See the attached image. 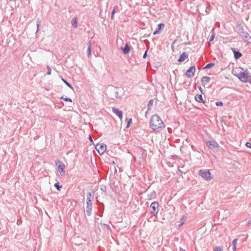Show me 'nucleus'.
Segmentation results:
<instances>
[{
    "instance_id": "nucleus-22",
    "label": "nucleus",
    "mask_w": 251,
    "mask_h": 251,
    "mask_svg": "<svg viewBox=\"0 0 251 251\" xmlns=\"http://www.w3.org/2000/svg\"><path fill=\"white\" fill-rule=\"evenodd\" d=\"M243 40L248 44H251V36L249 34H246L243 37Z\"/></svg>"
},
{
    "instance_id": "nucleus-56",
    "label": "nucleus",
    "mask_w": 251,
    "mask_h": 251,
    "mask_svg": "<svg viewBox=\"0 0 251 251\" xmlns=\"http://www.w3.org/2000/svg\"><path fill=\"white\" fill-rule=\"evenodd\" d=\"M176 41V40H174V42H173L172 45H171V47H172V49L174 48L173 45H174V43H175Z\"/></svg>"
},
{
    "instance_id": "nucleus-43",
    "label": "nucleus",
    "mask_w": 251,
    "mask_h": 251,
    "mask_svg": "<svg viewBox=\"0 0 251 251\" xmlns=\"http://www.w3.org/2000/svg\"><path fill=\"white\" fill-rule=\"evenodd\" d=\"M245 145L247 147L251 149V143L246 142Z\"/></svg>"
},
{
    "instance_id": "nucleus-26",
    "label": "nucleus",
    "mask_w": 251,
    "mask_h": 251,
    "mask_svg": "<svg viewBox=\"0 0 251 251\" xmlns=\"http://www.w3.org/2000/svg\"><path fill=\"white\" fill-rule=\"evenodd\" d=\"M62 81L68 86L70 88H71L72 90H73L74 88H73V87L72 86V85L69 83L67 80H66L65 79L63 78H61Z\"/></svg>"
},
{
    "instance_id": "nucleus-61",
    "label": "nucleus",
    "mask_w": 251,
    "mask_h": 251,
    "mask_svg": "<svg viewBox=\"0 0 251 251\" xmlns=\"http://www.w3.org/2000/svg\"><path fill=\"white\" fill-rule=\"evenodd\" d=\"M245 0V1H248V0Z\"/></svg>"
},
{
    "instance_id": "nucleus-11",
    "label": "nucleus",
    "mask_w": 251,
    "mask_h": 251,
    "mask_svg": "<svg viewBox=\"0 0 251 251\" xmlns=\"http://www.w3.org/2000/svg\"><path fill=\"white\" fill-rule=\"evenodd\" d=\"M113 92L115 93V98H116L117 99L121 98L122 96L119 95V93H121L123 92V88L121 87L117 88V87H114L113 88Z\"/></svg>"
},
{
    "instance_id": "nucleus-14",
    "label": "nucleus",
    "mask_w": 251,
    "mask_h": 251,
    "mask_svg": "<svg viewBox=\"0 0 251 251\" xmlns=\"http://www.w3.org/2000/svg\"><path fill=\"white\" fill-rule=\"evenodd\" d=\"M165 26V24L163 23L159 24L156 27V30L153 32V34L156 35L159 34L161 31L163 29Z\"/></svg>"
},
{
    "instance_id": "nucleus-39",
    "label": "nucleus",
    "mask_w": 251,
    "mask_h": 251,
    "mask_svg": "<svg viewBox=\"0 0 251 251\" xmlns=\"http://www.w3.org/2000/svg\"><path fill=\"white\" fill-rule=\"evenodd\" d=\"M13 21H14V14H13V13H11V17H10V18L9 22L11 23V22H12Z\"/></svg>"
},
{
    "instance_id": "nucleus-8",
    "label": "nucleus",
    "mask_w": 251,
    "mask_h": 251,
    "mask_svg": "<svg viewBox=\"0 0 251 251\" xmlns=\"http://www.w3.org/2000/svg\"><path fill=\"white\" fill-rule=\"evenodd\" d=\"M195 71V66L194 65L192 66L186 71V72L185 73V75L188 78H191L194 76Z\"/></svg>"
},
{
    "instance_id": "nucleus-59",
    "label": "nucleus",
    "mask_w": 251,
    "mask_h": 251,
    "mask_svg": "<svg viewBox=\"0 0 251 251\" xmlns=\"http://www.w3.org/2000/svg\"><path fill=\"white\" fill-rule=\"evenodd\" d=\"M249 83H250V84H251V79H250V80L249 81Z\"/></svg>"
},
{
    "instance_id": "nucleus-9",
    "label": "nucleus",
    "mask_w": 251,
    "mask_h": 251,
    "mask_svg": "<svg viewBox=\"0 0 251 251\" xmlns=\"http://www.w3.org/2000/svg\"><path fill=\"white\" fill-rule=\"evenodd\" d=\"M94 199V192L87 193L86 203H92V201Z\"/></svg>"
},
{
    "instance_id": "nucleus-27",
    "label": "nucleus",
    "mask_w": 251,
    "mask_h": 251,
    "mask_svg": "<svg viewBox=\"0 0 251 251\" xmlns=\"http://www.w3.org/2000/svg\"><path fill=\"white\" fill-rule=\"evenodd\" d=\"M215 65L214 63H209L206 64L203 68V69H208L213 67Z\"/></svg>"
},
{
    "instance_id": "nucleus-24",
    "label": "nucleus",
    "mask_w": 251,
    "mask_h": 251,
    "mask_svg": "<svg viewBox=\"0 0 251 251\" xmlns=\"http://www.w3.org/2000/svg\"><path fill=\"white\" fill-rule=\"evenodd\" d=\"M186 221V218L183 216L180 220V223L178 225V229H179L185 223Z\"/></svg>"
},
{
    "instance_id": "nucleus-10",
    "label": "nucleus",
    "mask_w": 251,
    "mask_h": 251,
    "mask_svg": "<svg viewBox=\"0 0 251 251\" xmlns=\"http://www.w3.org/2000/svg\"><path fill=\"white\" fill-rule=\"evenodd\" d=\"M231 50L232 51L234 54V58L235 59H238L242 56V54L239 50L236 48H231Z\"/></svg>"
},
{
    "instance_id": "nucleus-46",
    "label": "nucleus",
    "mask_w": 251,
    "mask_h": 251,
    "mask_svg": "<svg viewBox=\"0 0 251 251\" xmlns=\"http://www.w3.org/2000/svg\"><path fill=\"white\" fill-rule=\"evenodd\" d=\"M246 34H249V33H247V32H245V31H243V32L242 33V34H240V35L242 36V38L243 39V37H245V36H246Z\"/></svg>"
},
{
    "instance_id": "nucleus-48",
    "label": "nucleus",
    "mask_w": 251,
    "mask_h": 251,
    "mask_svg": "<svg viewBox=\"0 0 251 251\" xmlns=\"http://www.w3.org/2000/svg\"><path fill=\"white\" fill-rule=\"evenodd\" d=\"M103 225L104 226L106 227L108 229L111 230V228L110 227V226L108 225L104 224Z\"/></svg>"
},
{
    "instance_id": "nucleus-58",
    "label": "nucleus",
    "mask_w": 251,
    "mask_h": 251,
    "mask_svg": "<svg viewBox=\"0 0 251 251\" xmlns=\"http://www.w3.org/2000/svg\"><path fill=\"white\" fill-rule=\"evenodd\" d=\"M100 16L101 17V18H102V15H101V13L100 14Z\"/></svg>"
},
{
    "instance_id": "nucleus-54",
    "label": "nucleus",
    "mask_w": 251,
    "mask_h": 251,
    "mask_svg": "<svg viewBox=\"0 0 251 251\" xmlns=\"http://www.w3.org/2000/svg\"><path fill=\"white\" fill-rule=\"evenodd\" d=\"M183 44H184V46H186V45H190L191 44V42H185V43H184Z\"/></svg>"
},
{
    "instance_id": "nucleus-1",
    "label": "nucleus",
    "mask_w": 251,
    "mask_h": 251,
    "mask_svg": "<svg viewBox=\"0 0 251 251\" xmlns=\"http://www.w3.org/2000/svg\"><path fill=\"white\" fill-rule=\"evenodd\" d=\"M150 126L153 131L162 129L165 127V125L158 115H153L151 116L150 121Z\"/></svg>"
},
{
    "instance_id": "nucleus-31",
    "label": "nucleus",
    "mask_w": 251,
    "mask_h": 251,
    "mask_svg": "<svg viewBox=\"0 0 251 251\" xmlns=\"http://www.w3.org/2000/svg\"><path fill=\"white\" fill-rule=\"evenodd\" d=\"M211 5H210V4H206V7H205V12L206 13V14H208L209 13V10L211 9Z\"/></svg>"
},
{
    "instance_id": "nucleus-4",
    "label": "nucleus",
    "mask_w": 251,
    "mask_h": 251,
    "mask_svg": "<svg viewBox=\"0 0 251 251\" xmlns=\"http://www.w3.org/2000/svg\"><path fill=\"white\" fill-rule=\"evenodd\" d=\"M206 145L209 149L214 151H218L219 148V144L215 141H207Z\"/></svg>"
},
{
    "instance_id": "nucleus-52",
    "label": "nucleus",
    "mask_w": 251,
    "mask_h": 251,
    "mask_svg": "<svg viewBox=\"0 0 251 251\" xmlns=\"http://www.w3.org/2000/svg\"><path fill=\"white\" fill-rule=\"evenodd\" d=\"M89 140H90V141L91 142H93L92 136L90 134L89 135Z\"/></svg>"
},
{
    "instance_id": "nucleus-20",
    "label": "nucleus",
    "mask_w": 251,
    "mask_h": 251,
    "mask_svg": "<svg viewBox=\"0 0 251 251\" xmlns=\"http://www.w3.org/2000/svg\"><path fill=\"white\" fill-rule=\"evenodd\" d=\"M156 194L155 191H153L151 193H150L148 195V200H150L156 198Z\"/></svg>"
},
{
    "instance_id": "nucleus-3",
    "label": "nucleus",
    "mask_w": 251,
    "mask_h": 251,
    "mask_svg": "<svg viewBox=\"0 0 251 251\" xmlns=\"http://www.w3.org/2000/svg\"><path fill=\"white\" fill-rule=\"evenodd\" d=\"M199 175L206 181H210L213 178L209 170H200L199 171Z\"/></svg>"
},
{
    "instance_id": "nucleus-60",
    "label": "nucleus",
    "mask_w": 251,
    "mask_h": 251,
    "mask_svg": "<svg viewBox=\"0 0 251 251\" xmlns=\"http://www.w3.org/2000/svg\"><path fill=\"white\" fill-rule=\"evenodd\" d=\"M180 0L181 1H183L184 0Z\"/></svg>"
},
{
    "instance_id": "nucleus-32",
    "label": "nucleus",
    "mask_w": 251,
    "mask_h": 251,
    "mask_svg": "<svg viewBox=\"0 0 251 251\" xmlns=\"http://www.w3.org/2000/svg\"><path fill=\"white\" fill-rule=\"evenodd\" d=\"M60 99L61 100H65V101H68V102H72V99H71V98H68V97H65V98H64L63 96H62V97H61L60 98Z\"/></svg>"
},
{
    "instance_id": "nucleus-41",
    "label": "nucleus",
    "mask_w": 251,
    "mask_h": 251,
    "mask_svg": "<svg viewBox=\"0 0 251 251\" xmlns=\"http://www.w3.org/2000/svg\"><path fill=\"white\" fill-rule=\"evenodd\" d=\"M153 100H151L148 102V107H149L150 106H152L153 105Z\"/></svg>"
},
{
    "instance_id": "nucleus-53",
    "label": "nucleus",
    "mask_w": 251,
    "mask_h": 251,
    "mask_svg": "<svg viewBox=\"0 0 251 251\" xmlns=\"http://www.w3.org/2000/svg\"><path fill=\"white\" fill-rule=\"evenodd\" d=\"M22 221L21 220H18L17 221V225H20L22 224Z\"/></svg>"
},
{
    "instance_id": "nucleus-17",
    "label": "nucleus",
    "mask_w": 251,
    "mask_h": 251,
    "mask_svg": "<svg viewBox=\"0 0 251 251\" xmlns=\"http://www.w3.org/2000/svg\"><path fill=\"white\" fill-rule=\"evenodd\" d=\"M188 58V55L185 52H182L177 60L178 62H182Z\"/></svg>"
},
{
    "instance_id": "nucleus-2",
    "label": "nucleus",
    "mask_w": 251,
    "mask_h": 251,
    "mask_svg": "<svg viewBox=\"0 0 251 251\" xmlns=\"http://www.w3.org/2000/svg\"><path fill=\"white\" fill-rule=\"evenodd\" d=\"M237 78L243 82H249L251 79V74L246 70L238 74Z\"/></svg>"
},
{
    "instance_id": "nucleus-51",
    "label": "nucleus",
    "mask_w": 251,
    "mask_h": 251,
    "mask_svg": "<svg viewBox=\"0 0 251 251\" xmlns=\"http://www.w3.org/2000/svg\"><path fill=\"white\" fill-rule=\"evenodd\" d=\"M167 130H168V132L170 133H172V129L171 127H168Z\"/></svg>"
},
{
    "instance_id": "nucleus-47",
    "label": "nucleus",
    "mask_w": 251,
    "mask_h": 251,
    "mask_svg": "<svg viewBox=\"0 0 251 251\" xmlns=\"http://www.w3.org/2000/svg\"><path fill=\"white\" fill-rule=\"evenodd\" d=\"M147 53H148V50H146L145 51V52H144V54H143V57L144 58H146V57L147 56Z\"/></svg>"
},
{
    "instance_id": "nucleus-38",
    "label": "nucleus",
    "mask_w": 251,
    "mask_h": 251,
    "mask_svg": "<svg viewBox=\"0 0 251 251\" xmlns=\"http://www.w3.org/2000/svg\"><path fill=\"white\" fill-rule=\"evenodd\" d=\"M238 239H235L232 241V246L236 247L237 242L238 241Z\"/></svg>"
},
{
    "instance_id": "nucleus-29",
    "label": "nucleus",
    "mask_w": 251,
    "mask_h": 251,
    "mask_svg": "<svg viewBox=\"0 0 251 251\" xmlns=\"http://www.w3.org/2000/svg\"><path fill=\"white\" fill-rule=\"evenodd\" d=\"M215 33H214V28H213L212 30V34L209 38V42H212L215 37Z\"/></svg>"
},
{
    "instance_id": "nucleus-36",
    "label": "nucleus",
    "mask_w": 251,
    "mask_h": 251,
    "mask_svg": "<svg viewBox=\"0 0 251 251\" xmlns=\"http://www.w3.org/2000/svg\"><path fill=\"white\" fill-rule=\"evenodd\" d=\"M223 251V249H222V247H221L220 246H217L214 249V251Z\"/></svg>"
},
{
    "instance_id": "nucleus-7",
    "label": "nucleus",
    "mask_w": 251,
    "mask_h": 251,
    "mask_svg": "<svg viewBox=\"0 0 251 251\" xmlns=\"http://www.w3.org/2000/svg\"><path fill=\"white\" fill-rule=\"evenodd\" d=\"M55 164L57 166L58 170L60 173L61 176L65 175V168L64 164L61 161L57 160L55 161Z\"/></svg>"
},
{
    "instance_id": "nucleus-18",
    "label": "nucleus",
    "mask_w": 251,
    "mask_h": 251,
    "mask_svg": "<svg viewBox=\"0 0 251 251\" xmlns=\"http://www.w3.org/2000/svg\"><path fill=\"white\" fill-rule=\"evenodd\" d=\"M92 207H93L92 203H86V214L88 216H90L91 215Z\"/></svg>"
},
{
    "instance_id": "nucleus-37",
    "label": "nucleus",
    "mask_w": 251,
    "mask_h": 251,
    "mask_svg": "<svg viewBox=\"0 0 251 251\" xmlns=\"http://www.w3.org/2000/svg\"><path fill=\"white\" fill-rule=\"evenodd\" d=\"M47 74L48 75H50L51 74V68L49 67V66H47Z\"/></svg>"
},
{
    "instance_id": "nucleus-40",
    "label": "nucleus",
    "mask_w": 251,
    "mask_h": 251,
    "mask_svg": "<svg viewBox=\"0 0 251 251\" xmlns=\"http://www.w3.org/2000/svg\"><path fill=\"white\" fill-rule=\"evenodd\" d=\"M231 72H232V74L236 76L237 77L238 74V73H237V71H236V70H235L233 69V70H232Z\"/></svg>"
},
{
    "instance_id": "nucleus-49",
    "label": "nucleus",
    "mask_w": 251,
    "mask_h": 251,
    "mask_svg": "<svg viewBox=\"0 0 251 251\" xmlns=\"http://www.w3.org/2000/svg\"><path fill=\"white\" fill-rule=\"evenodd\" d=\"M247 225L248 226H249L250 225H251V219H249L247 223Z\"/></svg>"
},
{
    "instance_id": "nucleus-6",
    "label": "nucleus",
    "mask_w": 251,
    "mask_h": 251,
    "mask_svg": "<svg viewBox=\"0 0 251 251\" xmlns=\"http://www.w3.org/2000/svg\"><path fill=\"white\" fill-rule=\"evenodd\" d=\"M107 146L106 144L104 143L97 144L95 146V149L100 155H102L106 151Z\"/></svg>"
},
{
    "instance_id": "nucleus-28",
    "label": "nucleus",
    "mask_w": 251,
    "mask_h": 251,
    "mask_svg": "<svg viewBox=\"0 0 251 251\" xmlns=\"http://www.w3.org/2000/svg\"><path fill=\"white\" fill-rule=\"evenodd\" d=\"M54 186L58 191H60L61 189L62 188V185L60 184L59 182L55 183Z\"/></svg>"
},
{
    "instance_id": "nucleus-57",
    "label": "nucleus",
    "mask_w": 251,
    "mask_h": 251,
    "mask_svg": "<svg viewBox=\"0 0 251 251\" xmlns=\"http://www.w3.org/2000/svg\"><path fill=\"white\" fill-rule=\"evenodd\" d=\"M232 249H233V251H236V247L233 246Z\"/></svg>"
},
{
    "instance_id": "nucleus-30",
    "label": "nucleus",
    "mask_w": 251,
    "mask_h": 251,
    "mask_svg": "<svg viewBox=\"0 0 251 251\" xmlns=\"http://www.w3.org/2000/svg\"><path fill=\"white\" fill-rule=\"evenodd\" d=\"M126 120L127 121L126 128H128L130 126V125L132 123V119L131 118L128 119V118H126Z\"/></svg>"
},
{
    "instance_id": "nucleus-45",
    "label": "nucleus",
    "mask_w": 251,
    "mask_h": 251,
    "mask_svg": "<svg viewBox=\"0 0 251 251\" xmlns=\"http://www.w3.org/2000/svg\"><path fill=\"white\" fill-rule=\"evenodd\" d=\"M177 172H178V174L180 176H182V174H183V172L179 169V168H178V169H177Z\"/></svg>"
},
{
    "instance_id": "nucleus-15",
    "label": "nucleus",
    "mask_w": 251,
    "mask_h": 251,
    "mask_svg": "<svg viewBox=\"0 0 251 251\" xmlns=\"http://www.w3.org/2000/svg\"><path fill=\"white\" fill-rule=\"evenodd\" d=\"M121 50L125 54L128 53L130 50V46L128 43H126L124 47H121Z\"/></svg>"
},
{
    "instance_id": "nucleus-23",
    "label": "nucleus",
    "mask_w": 251,
    "mask_h": 251,
    "mask_svg": "<svg viewBox=\"0 0 251 251\" xmlns=\"http://www.w3.org/2000/svg\"><path fill=\"white\" fill-rule=\"evenodd\" d=\"M139 152L141 153V157L142 158H144L145 157H146V151L145 149L141 148H140Z\"/></svg>"
},
{
    "instance_id": "nucleus-13",
    "label": "nucleus",
    "mask_w": 251,
    "mask_h": 251,
    "mask_svg": "<svg viewBox=\"0 0 251 251\" xmlns=\"http://www.w3.org/2000/svg\"><path fill=\"white\" fill-rule=\"evenodd\" d=\"M112 111L114 113H115L118 117L121 120L123 119V112L122 110H119V109L112 107Z\"/></svg>"
},
{
    "instance_id": "nucleus-19",
    "label": "nucleus",
    "mask_w": 251,
    "mask_h": 251,
    "mask_svg": "<svg viewBox=\"0 0 251 251\" xmlns=\"http://www.w3.org/2000/svg\"><path fill=\"white\" fill-rule=\"evenodd\" d=\"M236 27L238 29L237 33L239 34H242V33L244 31L243 25L241 23H237Z\"/></svg>"
},
{
    "instance_id": "nucleus-55",
    "label": "nucleus",
    "mask_w": 251,
    "mask_h": 251,
    "mask_svg": "<svg viewBox=\"0 0 251 251\" xmlns=\"http://www.w3.org/2000/svg\"><path fill=\"white\" fill-rule=\"evenodd\" d=\"M39 23H37V30H36V32L38 31L39 30Z\"/></svg>"
},
{
    "instance_id": "nucleus-5",
    "label": "nucleus",
    "mask_w": 251,
    "mask_h": 251,
    "mask_svg": "<svg viewBox=\"0 0 251 251\" xmlns=\"http://www.w3.org/2000/svg\"><path fill=\"white\" fill-rule=\"evenodd\" d=\"M159 204L157 201L152 202L150 205V212L154 216H156L158 212Z\"/></svg>"
},
{
    "instance_id": "nucleus-34",
    "label": "nucleus",
    "mask_w": 251,
    "mask_h": 251,
    "mask_svg": "<svg viewBox=\"0 0 251 251\" xmlns=\"http://www.w3.org/2000/svg\"><path fill=\"white\" fill-rule=\"evenodd\" d=\"M100 204H101V207H100V208H99V210H100V208H101V209H102L101 214L100 215V217H101V216H102V214H103V211H104V204H103V203H101Z\"/></svg>"
},
{
    "instance_id": "nucleus-44",
    "label": "nucleus",
    "mask_w": 251,
    "mask_h": 251,
    "mask_svg": "<svg viewBox=\"0 0 251 251\" xmlns=\"http://www.w3.org/2000/svg\"><path fill=\"white\" fill-rule=\"evenodd\" d=\"M198 89L200 91L201 94H204L203 90L201 86H198Z\"/></svg>"
},
{
    "instance_id": "nucleus-33",
    "label": "nucleus",
    "mask_w": 251,
    "mask_h": 251,
    "mask_svg": "<svg viewBox=\"0 0 251 251\" xmlns=\"http://www.w3.org/2000/svg\"><path fill=\"white\" fill-rule=\"evenodd\" d=\"M118 8V6H115L114 8L113 9L111 12V20L113 19L114 14L116 12V9Z\"/></svg>"
},
{
    "instance_id": "nucleus-42",
    "label": "nucleus",
    "mask_w": 251,
    "mask_h": 251,
    "mask_svg": "<svg viewBox=\"0 0 251 251\" xmlns=\"http://www.w3.org/2000/svg\"><path fill=\"white\" fill-rule=\"evenodd\" d=\"M161 66V63L159 62L155 63L154 67L156 68H158L159 67Z\"/></svg>"
},
{
    "instance_id": "nucleus-35",
    "label": "nucleus",
    "mask_w": 251,
    "mask_h": 251,
    "mask_svg": "<svg viewBox=\"0 0 251 251\" xmlns=\"http://www.w3.org/2000/svg\"><path fill=\"white\" fill-rule=\"evenodd\" d=\"M215 104L217 106H222L223 105V102L221 101H218L216 102Z\"/></svg>"
},
{
    "instance_id": "nucleus-12",
    "label": "nucleus",
    "mask_w": 251,
    "mask_h": 251,
    "mask_svg": "<svg viewBox=\"0 0 251 251\" xmlns=\"http://www.w3.org/2000/svg\"><path fill=\"white\" fill-rule=\"evenodd\" d=\"M195 100L197 102L202 103L204 104L205 106L206 107H208V105L206 103V101L204 100H203V99L202 94H201L197 95L195 96Z\"/></svg>"
},
{
    "instance_id": "nucleus-16",
    "label": "nucleus",
    "mask_w": 251,
    "mask_h": 251,
    "mask_svg": "<svg viewBox=\"0 0 251 251\" xmlns=\"http://www.w3.org/2000/svg\"><path fill=\"white\" fill-rule=\"evenodd\" d=\"M210 80L211 78L210 77L204 76L201 77V80L202 86L205 87V85L208 83Z\"/></svg>"
},
{
    "instance_id": "nucleus-25",
    "label": "nucleus",
    "mask_w": 251,
    "mask_h": 251,
    "mask_svg": "<svg viewBox=\"0 0 251 251\" xmlns=\"http://www.w3.org/2000/svg\"><path fill=\"white\" fill-rule=\"evenodd\" d=\"M88 47L87 50V53L88 57H90L91 55V43L89 41L87 44Z\"/></svg>"
},
{
    "instance_id": "nucleus-50",
    "label": "nucleus",
    "mask_w": 251,
    "mask_h": 251,
    "mask_svg": "<svg viewBox=\"0 0 251 251\" xmlns=\"http://www.w3.org/2000/svg\"><path fill=\"white\" fill-rule=\"evenodd\" d=\"M100 189L102 191H106V187L105 186H101Z\"/></svg>"
},
{
    "instance_id": "nucleus-21",
    "label": "nucleus",
    "mask_w": 251,
    "mask_h": 251,
    "mask_svg": "<svg viewBox=\"0 0 251 251\" xmlns=\"http://www.w3.org/2000/svg\"><path fill=\"white\" fill-rule=\"evenodd\" d=\"M72 25L74 28H76L78 26V20L77 18H74L72 21Z\"/></svg>"
}]
</instances>
